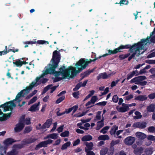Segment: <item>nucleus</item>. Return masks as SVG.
Listing matches in <instances>:
<instances>
[{"label": "nucleus", "mask_w": 155, "mask_h": 155, "mask_svg": "<svg viewBox=\"0 0 155 155\" xmlns=\"http://www.w3.org/2000/svg\"><path fill=\"white\" fill-rule=\"evenodd\" d=\"M11 114V112L8 114L3 113V114H2V116L0 117V121H3L6 120L10 117Z\"/></svg>", "instance_id": "17"}, {"label": "nucleus", "mask_w": 155, "mask_h": 155, "mask_svg": "<svg viewBox=\"0 0 155 155\" xmlns=\"http://www.w3.org/2000/svg\"><path fill=\"white\" fill-rule=\"evenodd\" d=\"M13 63L16 65L18 67H20L22 66V64H21V61L19 60L18 59L15 61H13Z\"/></svg>", "instance_id": "38"}, {"label": "nucleus", "mask_w": 155, "mask_h": 155, "mask_svg": "<svg viewBox=\"0 0 155 155\" xmlns=\"http://www.w3.org/2000/svg\"><path fill=\"white\" fill-rule=\"evenodd\" d=\"M61 59V55L60 53L57 50H55L53 52L52 58L51 61V64L48 65L49 67L46 69L43 73L42 75L44 76L48 74H54L55 69L58 67Z\"/></svg>", "instance_id": "2"}, {"label": "nucleus", "mask_w": 155, "mask_h": 155, "mask_svg": "<svg viewBox=\"0 0 155 155\" xmlns=\"http://www.w3.org/2000/svg\"><path fill=\"white\" fill-rule=\"evenodd\" d=\"M137 47L136 48H134V50H135V51L131 54V55L128 58V61H130L133 58H134L135 56L136 55L137 53Z\"/></svg>", "instance_id": "33"}, {"label": "nucleus", "mask_w": 155, "mask_h": 155, "mask_svg": "<svg viewBox=\"0 0 155 155\" xmlns=\"http://www.w3.org/2000/svg\"><path fill=\"white\" fill-rule=\"evenodd\" d=\"M150 37H148L146 39H142L139 42L137 43H136L135 45L137 46V50H142L144 48V43L145 42L146 43L145 44V45H146L147 43H148L150 38Z\"/></svg>", "instance_id": "5"}, {"label": "nucleus", "mask_w": 155, "mask_h": 155, "mask_svg": "<svg viewBox=\"0 0 155 155\" xmlns=\"http://www.w3.org/2000/svg\"><path fill=\"white\" fill-rule=\"evenodd\" d=\"M148 130L150 133H153L155 132V127L153 126L149 127Z\"/></svg>", "instance_id": "57"}, {"label": "nucleus", "mask_w": 155, "mask_h": 155, "mask_svg": "<svg viewBox=\"0 0 155 155\" xmlns=\"http://www.w3.org/2000/svg\"><path fill=\"white\" fill-rule=\"evenodd\" d=\"M79 94V91H78L73 93L72 95L75 98H78L79 97L78 96Z\"/></svg>", "instance_id": "61"}, {"label": "nucleus", "mask_w": 155, "mask_h": 155, "mask_svg": "<svg viewBox=\"0 0 155 155\" xmlns=\"http://www.w3.org/2000/svg\"><path fill=\"white\" fill-rule=\"evenodd\" d=\"M84 144L86 146V147L85 148V151L87 150V151L91 150L93 149L94 144L92 142H86Z\"/></svg>", "instance_id": "18"}, {"label": "nucleus", "mask_w": 155, "mask_h": 155, "mask_svg": "<svg viewBox=\"0 0 155 155\" xmlns=\"http://www.w3.org/2000/svg\"><path fill=\"white\" fill-rule=\"evenodd\" d=\"M52 119L50 118L47 120L43 124L42 126L40 128H37V130L41 129H45L47 128H49L52 124Z\"/></svg>", "instance_id": "10"}, {"label": "nucleus", "mask_w": 155, "mask_h": 155, "mask_svg": "<svg viewBox=\"0 0 155 155\" xmlns=\"http://www.w3.org/2000/svg\"><path fill=\"white\" fill-rule=\"evenodd\" d=\"M37 99V96H34L29 101L28 103V105L33 103L36 101Z\"/></svg>", "instance_id": "45"}, {"label": "nucleus", "mask_w": 155, "mask_h": 155, "mask_svg": "<svg viewBox=\"0 0 155 155\" xmlns=\"http://www.w3.org/2000/svg\"><path fill=\"white\" fill-rule=\"evenodd\" d=\"M113 101L115 103H117L118 100V97L117 95H114L112 98Z\"/></svg>", "instance_id": "58"}, {"label": "nucleus", "mask_w": 155, "mask_h": 155, "mask_svg": "<svg viewBox=\"0 0 155 155\" xmlns=\"http://www.w3.org/2000/svg\"><path fill=\"white\" fill-rule=\"evenodd\" d=\"M58 134L57 133H54L52 134H51L47 135V137L44 139H46L47 138H50L53 139H56L58 138Z\"/></svg>", "instance_id": "29"}, {"label": "nucleus", "mask_w": 155, "mask_h": 155, "mask_svg": "<svg viewBox=\"0 0 155 155\" xmlns=\"http://www.w3.org/2000/svg\"><path fill=\"white\" fill-rule=\"evenodd\" d=\"M148 97L151 99H153L155 98V92L151 93L148 95Z\"/></svg>", "instance_id": "64"}, {"label": "nucleus", "mask_w": 155, "mask_h": 155, "mask_svg": "<svg viewBox=\"0 0 155 155\" xmlns=\"http://www.w3.org/2000/svg\"><path fill=\"white\" fill-rule=\"evenodd\" d=\"M97 100V97L96 96H92L91 98V101L92 102V104H94L95 102Z\"/></svg>", "instance_id": "53"}, {"label": "nucleus", "mask_w": 155, "mask_h": 155, "mask_svg": "<svg viewBox=\"0 0 155 155\" xmlns=\"http://www.w3.org/2000/svg\"><path fill=\"white\" fill-rule=\"evenodd\" d=\"M145 153L147 155H151L153 153V151L151 149H146L145 151Z\"/></svg>", "instance_id": "50"}, {"label": "nucleus", "mask_w": 155, "mask_h": 155, "mask_svg": "<svg viewBox=\"0 0 155 155\" xmlns=\"http://www.w3.org/2000/svg\"><path fill=\"white\" fill-rule=\"evenodd\" d=\"M146 72V69L144 68L143 69H141L138 74H136L135 76H137L140 74H142Z\"/></svg>", "instance_id": "56"}, {"label": "nucleus", "mask_w": 155, "mask_h": 155, "mask_svg": "<svg viewBox=\"0 0 155 155\" xmlns=\"http://www.w3.org/2000/svg\"><path fill=\"white\" fill-rule=\"evenodd\" d=\"M71 144L70 141H68L65 143H64L61 146V149L64 150L67 149V147H69Z\"/></svg>", "instance_id": "34"}, {"label": "nucleus", "mask_w": 155, "mask_h": 155, "mask_svg": "<svg viewBox=\"0 0 155 155\" xmlns=\"http://www.w3.org/2000/svg\"><path fill=\"white\" fill-rule=\"evenodd\" d=\"M19 51V49H15V51H13V49H8L7 50H5L4 51V54H6L7 53L10 52V51H12L14 53H15L16 52H18Z\"/></svg>", "instance_id": "52"}, {"label": "nucleus", "mask_w": 155, "mask_h": 155, "mask_svg": "<svg viewBox=\"0 0 155 155\" xmlns=\"http://www.w3.org/2000/svg\"><path fill=\"white\" fill-rule=\"evenodd\" d=\"M118 129V127L115 125L110 130V133L111 135H114V137L115 136V134L116 131Z\"/></svg>", "instance_id": "28"}, {"label": "nucleus", "mask_w": 155, "mask_h": 155, "mask_svg": "<svg viewBox=\"0 0 155 155\" xmlns=\"http://www.w3.org/2000/svg\"><path fill=\"white\" fill-rule=\"evenodd\" d=\"M114 49L113 51H112V50H108V54L106 53L105 54H104L102 55V56H100L99 57V58H101V57H105L108 56V55H110L111 54H116V53L114 52Z\"/></svg>", "instance_id": "35"}, {"label": "nucleus", "mask_w": 155, "mask_h": 155, "mask_svg": "<svg viewBox=\"0 0 155 155\" xmlns=\"http://www.w3.org/2000/svg\"><path fill=\"white\" fill-rule=\"evenodd\" d=\"M41 77H37L35 79L36 81H33L30 84L29 86L28 87V89L30 90H31L32 89L33 87L35 86H37L38 84V83L40 81Z\"/></svg>", "instance_id": "16"}, {"label": "nucleus", "mask_w": 155, "mask_h": 155, "mask_svg": "<svg viewBox=\"0 0 155 155\" xmlns=\"http://www.w3.org/2000/svg\"><path fill=\"white\" fill-rule=\"evenodd\" d=\"M130 54V53H128L125 54H122L120 55L119 56V58L120 60H124L128 57Z\"/></svg>", "instance_id": "36"}, {"label": "nucleus", "mask_w": 155, "mask_h": 155, "mask_svg": "<svg viewBox=\"0 0 155 155\" xmlns=\"http://www.w3.org/2000/svg\"><path fill=\"white\" fill-rule=\"evenodd\" d=\"M94 69L88 70L84 72V73H81V75H84L85 77L88 76L90 74L93 72Z\"/></svg>", "instance_id": "31"}, {"label": "nucleus", "mask_w": 155, "mask_h": 155, "mask_svg": "<svg viewBox=\"0 0 155 155\" xmlns=\"http://www.w3.org/2000/svg\"><path fill=\"white\" fill-rule=\"evenodd\" d=\"M143 148L141 147H138L135 149L134 151V153L136 155L139 154L140 155L141 153L143 152Z\"/></svg>", "instance_id": "25"}, {"label": "nucleus", "mask_w": 155, "mask_h": 155, "mask_svg": "<svg viewBox=\"0 0 155 155\" xmlns=\"http://www.w3.org/2000/svg\"><path fill=\"white\" fill-rule=\"evenodd\" d=\"M80 139H78L75 141H74L73 143V146H75L78 145L80 143Z\"/></svg>", "instance_id": "62"}, {"label": "nucleus", "mask_w": 155, "mask_h": 155, "mask_svg": "<svg viewBox=\"0 0 155 155\" xmlns=\"http://www.w3.org/2000/svg\"><path fill=\"white\" fill-rule=\"evenodd\" d=\"M147 97L146 95H140L137 96L135 98V99L137 100L143 101L147 100Z\"/></svg>", "instance_id": "27"}, {"label": "nucleus", "mask_w": 155, "mask_h": 155, "mask_svg": "<svg viewBox=\"0 0 155 155\" xmlns=\"http://www.w3.org/2000/svg\"><path fill=\"white\" fill-rule=\"evenodd\" d=\"M18 152L15 149H13L10 152L8 153L7 155H17Z\"/></svg>", "instance_id": "40"}, {"label": "nucleus", "mask_w": 155, "mask_h": 155, "mask_svg": "<svg viewBox=\"0 0 155 155\" xmlns=\"http://www.w3.org/2000/svg\"><path fill=\"white\" fill-rule=\"evenodd\" d=\"M135 138L134 137L129 136L126 138L124 140V143L127 145H130L134 142Z\"/></svg>", "instance_id": "12"}, {"label": "nucleus", "mask_w": 155, "mask_h": 155, "mask_svg": "<svg viewBox=\"0 0 155 155\" xmlns=\"http://www.w3.org/2000/svg\"><path fill=\"white\" fill-rule=\"evenodd\" d=\"M82 83V82H79L75 86V87L73 88V91H76L78 90L81 86V84Z\"/></svg>", "instance_id": "44"}, {"label": "nucleus", "mask_w": 155, "mask_h": 155, "mask_svg": "<svg viewBox=\"0 0 155 155\" xmlns=\"http://www.w3.org/2000/svg\"><path fill=\"white\" fill-rule=\"evenodd\" d=\"M65 98L64 96H62L58 98L55 101V103L57 104H58L63 101Z\"/></svg>", "instance_id": "43"}, {"label": "nucleus", "mask_w": 155, "mask_h": 155, "mask_svg": "<svg viewBox=\"0 0 155 155\" xmlns=\"http://www.w3.org/2000/svg\"><path fill=\"white\" fill-rule=\"evenodd\" d=\"M30 90L28 89V87H26L25 89L22 90L20 92H19L16 95L15 98L13 101H16L18 100L21 97H24L25 95L28 94L29 93V91Z\"/></svg>", "instance_id": "6"}, {"label": "nucleus", "mask_w": 155, "mask_h": 155, "mask_svg": "<svg viewBox=\"0 0 155 155\" xmlns=\"http://www.w3.org/2000/svg\"><path fill=\"white\" fill-rule=\"evenodd\" d=\"M62 76V77H58V80H59V81H60L64 79L65 78H66L69 77V71H67L64 73V74H61Z\"/></svg>", "instance_id": "32"}, {"label": "nucleus", "mask_w": 155, "mask_h": 155, "mask_svg": "<svg viewBox=\"0 0 155 155\" xmlns=\"http://www.w3.org/2000/svg\"><path fill=\"white\" fill-rule=\"evenodd\" d=\"M37 139L35 138L31 137L29 138H25L23 140L22 142L24 143V144L26 145L27 144H31L35 142L37 140Z\"/></svg>", "instance_id": "14"}, {"label": "nucleus", "mask_w": 155, "mask_h": 155, "mask_svg": "<svg viewBox=\"0 0 155 155\" xmlns=\"http://www.w3.org/2000/svg\"><path fill=\"white\" fill-rule=\"evenodd\" d=\"M109 128V126H107L105 127L101 130V133H102L103 134H106L107 133L106 131L108 130Z\"/></svg>", "instance_id": "48"}, {"label": "nucleus", "mask_w": 155, "mask_h": 155, "mask_svg": "<svg viewBox=\"0 0 155 155\" xmlns=\"http://www.w3.org/2000/svg\"><path fill=\"white\" fill-rule=\"evenodd\" d=\"M122 105L123 107L119 108L118 106H117L116 107V109L119 112L124 113L129 110L130 109L128 107L127 104L123 103Z\"/></svg>", "instance_id": "9"}, {"label": "nucleus", "mask_w": 155, "mask_h": 155, "mask_svg": "<svg viewBox=\"0 0 155 155\" xmlns=\"http://www.w3.org/2000/svg\"><path fill=\"white\" fill-rule=\"evenodd\" d=\"M36 43H37L38 44H44L46 43H47L48 44H49V42L47 41L41 40H38L37 41H36Z\"/></svg>", "instance_id": "55"}, {"label": "nucleus", "mask_w": 155, "mask_h": 155, "mask_svg": "<svg viewBox=\"0 0 155 155\" xmlns=\"http://www.w3.org/2000/svg\"><path fill=\"white\" fill-rule=\"evenodd\" d=\"M135 44L136 43L132 46L130 45H121L120 46L114 49V52L117 54L118 52H121V50L122 49L129 48L130 52L132 53L134 51V48H135V47L136 48L137 47V45H135Z\"/></svg>", "instance_id": "4"}, {"label": "nucleus", "mask_w": 155, "mask_h": 155, "mask_svg": "<svg viewBox=\"0 0 155 155\" xmlns=\"http://www.w3.org/2000/svg\"><path fill=\"white\" fill-rule=\"evenodd\" d=\"M147 111L148 112H153L155 110V105L154 104H150L147 107Z\"/></svg>", "instance_id": "23"}, {"label": "nucleus", "mask_w": 155, "mask_h": 155, "mask_svg": "<svg viewBox=\"0 0 155 155\" xmlns=\"http://www.w3.org/2000/svg\"><path fill=\"white\" fill-rule=\"evenodd\" d=\"M135 114L136 115L134 117V118L135 119H137L141 118L142 116L140 112L138 111H136L135 112Z\"/></svg>", "instance_id": "37"}, {"label": "nucleus", "mask_w": 155, "mask_h": 155, "mask_svg": "<svg viewBox=\"0 0 155 155\" xmlns=\"http://www.w3.org/2000/svg\"><path fill=\"white\" fill-rule=\"evenodd\" d=\"M15 104L13 102V101H12L6 102L0 105V107H2V108L3 109V111L4 112L9 111L10 110H12L13 109L12 107H15Z\"/></svg>", "instance_id": "3"}, {"label": "nucleus", "mask_w": 155, "mask_h": 155, "mask_svg": "<svg viewBox=\"0 0 155 155\" xmlns=\"http://www.w3.org/2000/svg\"><path fill=\"white\" fill-rule=\"evenodd\" d=\"M92 139V137L90 134L84 136L81 138V140L83 141H89Z\"/></svg>", "instance_id": "24"}, {"label": "nucleus", "mask_w": 155, "mask_h": 155, "mask_svg": "<svg viewBox=\"0 0 155 155\" xmlns=\"http://www.w3.org/2000/svg\"><path fill=\"white\" fill-rule=\"evenodd\" d=\"M135 75L134 72H132L128 74L127 75V79L128 80L132 78Z\"/></svg>", "instance_id": "51"}, {"label": "nucleus", "mask_w": 155, "mask_h": 155, "mask_svg": "<svg viewBox=\"0 0 155 155\" xmlns=\"http://www.w3.org/2000/svg\"><path fill=\"white\" fill-rule=\"evenodd\" d=\"M108 77V75L106 72L102 73L99 74L97 77V80H99L101 78L103 79H107Z\"/></svg>", "instance_id": "22"}, {"label": "nucleus", "mask_w": 155, "mask_h": 155, "mask_svg": "<svg viewBox=\"0 0 155 155\" xmlns=\"http://www.w3.org/2000/svg\"><path fill=\"white\" fill-rule=\"evenodd\" d=\"M147 139L148 140H155V137L152 135H148Z\"/></svg>", "instance_id": "60"}, {"label": "nucleus", "mask_w": 155, "mask_h": 155, "mask_svg": "<svg viewBox=\"0 0 155 155\" xmlns=\"http://www.w3.org/2000/svg\"><path fill=\"white\" fill-rule=\"evenodd\" d=\"M16 141V140H15L13 139L10 138L5 139L4 141V143L5 145L8 146Z\"/></svg>", "instance_id": "19"}, {"label": "nucleus", "mask_w": 155, "mask_h": 155, "mask_svg": "<svg viewBox=\"0 0 155 155\" xmlns=\"http://www.w3.org/2000/svg\"><path fill=\"white\" fill-rule=\"evenodd\" d=\"M101 111H99L97 112L95 117V119L97 120H100L101 119Z\"/></svg>", "instance_id": "46"}, {"label": "nucleus", "mask_w": 155, "mask_h": 155, "mask_svg": "<svg viewBox=\"0 0 155 155\" xmlns=\"http://www.w3.org/2000/svg\"><path fill=\"white\" fill-rule=\"evenodd\" d=\"M147 79V78L145 76H140L136 77L132 79L130 82L131 83H139V82L142 81L144 80Z\"/></svg>", "instance_id": "11"}, {"label": "nucleus", "mask_w": 155, "mask_h": 155, "mask_svg": "<svg viewBox=\"0 0 155 155\" xmlns=\"http://www.w3.org/2000/svg\"><path fill=\"white\" fill-rule=\"evenodd\" d=\"M109 139V137L107 135H101L98 137V140H105Z\"/></svg>", "instance_id": "26"}, {"label": "nucleus", "mask_w": 155, "mask_h": 155, "mask_svg": "<svg viewBox=\"0 0 155 155\" xmlns=\"http://www.w3.org/2000/svg\"><path fill=\"white\" fill-rule=\"evenodd\" d=\"M82 124V123L80 122V123H78L77 124V126L80 129H84L85 130H87L88 129V128H85L84 127L81 126Z\"/></svg>", "instance_id": "54"}, {"label": "nucleus", "mask_w": 155, "mask_h": 155, "mask_svg": "<svg viewBox=\"0 0 155 155\" xmlns=\"http://www.w3.org/2000/svg\"><path fill=\"white\" fill-rule=\"evenodd\" d=\"M32 130V127L31 126H28L25 127L23 131L24 134L30 133Z\"/></svg>", "instance_id": "30"}, {"label": "nucleus", "mask_w": 155, "mask_h": 155, "mask_svg": "<svg viewBox=\"0 0 155 155\" xmlns=\"http://www.w3.org/2000/svg\"><path fill=\"white\" fill-rule=\"evenodd\" d=\"M95 59L92 60L84 58H81L76 64L75 66L76 68L78 69L77 70L75 68L73 67L70 66L68 67V71L69 72V78H72L77 74L81 72L82 70L85 69L88 65L89 64H90L92 62L95 61L97 59L96 58L95 55H94Z\"/></svg>", "instance_id": "1"}, {"label": "nucleus", "mask_w": 155, "mask_h": 155, "mask_svg": "<svg viewBox=\"0 0 155 155\" xmlns=\"http://www.w3.org/2000/svg\"><path fill=\"white\" fill-rule=\"evenodd\" d=\"M104 119L103 117L101 120L97 122V125L100 127V128L102 127L104 125Z\"/></svg>", "instance_id": "47"}, {"label": "nucleus", "mask_w": 155, "mask_h": 155, "mask_svg": "<svg viewBox=\"0 0 155 155\" xmlns=\"http://www.w3.org/2000/svg\"><path fill=\"white\" fill-rule=\"evenodd\" d=\"M53 140L51 139H48L47 140L40 142L42 147H47L48 144H51L53 142Z\"/></svg>", "instance_id": "21"}, {"label": "nucleus", "mask_w": 155, "mask_h": 155, "mask_svg": "<svg viewBox=\"0 0 155 155\" xmlns=\"http://www.w3.org/2000/svg\"><path fill=\"white\" fill-rule=\"evenodd\" d=\"M69 132L68 131L66 130L60 134V136L62 137H68L69 136Z\"/></svg>", "instance_id": "42"}, {"label": "nucleus", "mask_w": 155, "mask_h": 155, "mask_svg": "<svg viewBox=\"0 0 155 155\" xmlns=\"http://www.w3.org/2000/svg\"><path fill=\"white\" fill-rule=\"evenodd\" d=\"M120 141L119 140H112L110 143V155L113 154L114 151V146L115 145L117 144L120 143Z\"/></svg>", "instance_id": "8"}, {"label": "nucleus", "mask_w": 155, "mask_h": 155, "mask_svg": "<svg viewBox=\"0 0 155 155\" xmlns=\"http://www.w3.org/2000/svg\"><path fill=\"white\" fill-rule=\"evenodd\" d=\"M25 125L23 123L20 122L16 125L14 128V130L15 132H20L24 128Z\"/></svg>", "instance_id": "13"}, {"label": "nucleus", "mask_w": 155, "mask_h": 155, "mask_svg": "<svg viewBox=\"0 0 155 155\" xmlns=\"http://www.w3.org/2000/svg\"><path fill=\"white\" fill-rule=\"evenodd\" d=\"M40 104V102H38L36 103L31 106L28 109V110L31 112H35L39 110V105Z\"/></svg>", "instance_id": "15"}, {"label": "nucleus", "mask_w": 155, "mask_h": 155, "mask_svg": "<svg viewBox=\"0 0 155 155\" xmlns=\"http://www.w3.org/2000/svg\"><path fill=\"white\" fill-rule=\"evenodd\" d=\"M139 128L144 129L146 127L147 123L145 122H142V123L139 122Z\"/></svg>", "instance_id": "41"}, {"label": "nucleus", "mask_w": 155, "mask_h": 155, "mask_svg": "<svg viewBox=\"0 0 155 155\" xmlns=\"http://www.w3.org/2000/svg\"><path fill=\"white\" fill-rule=\"evenodd\" d=\"M52 86L53 84H49L47 86L43 89V90L42 93V94H43L46 93Z\"/></svg>", "instance_id": "39"}, {"label": "nucleus", "mask_w": 155, "mask_h": 155, "mask_svg": "<svg viewBox=\"0 0 155 155\" xmlns=\"http://www.w3.org/2000/svg\"><path fill=\"white\" fill-rule=\"evenodd\" d=\"M147 82L146 81H141L139 82V83H136V84L140 85L141 86H144L147 84Z\"/></svg>", "instance_id": "59"}, {"label": "nucleus", "mask_w": 155, "mask_h": 155, "mask_svg": "<svg viewBox=\"0 0 155 155\" xmlns=\"http://www.w3.org/2000/svg\"><path fill=\"white\" fill-rule=\"evenodd\" d=\"M136 135L137 137L141 140H143L147 137V135L145 134L140 132H137Z\"/></svg>", "instance_id": "20"}, {"label": "nucleus", "mask_w": 155, "mask_h": 155, "mask_svg": "<svg viewBox=\"0 0 155 155\" xmlns=\"http://www.w3.org/2000/svg\"><path fill=\"white\" fill-rule=\"evenodd\" d=\"M48 79L46 78H43L41 79L39 82L38 83V84H40L41 83L45 84L48 81Z\"/></svg>", "instance_id": "49"}, {"label": "nucleus", "mask_w": 155, "mask_h": 155, "mask_svg": "<svg viewBox=\"0 0 155 155\" xmlns=\"http://www.w3.org/2000/svg\"><path fill=\"white\" fill-rule=\"evenodd\" d=\"M59 71H55V75L56 77L59 76L61 74H64L65 72L68 71V68H66L64 64L62 67L60 68L59 69Z\"/></svg>", "instance_id": "7"}, {"label": "nucleus", "mask_w": 155, "mask_h": 155, "mask_svg": "<svg viewBox=\"0 0 155 155\" xmlns=\"http://www.w3.org/2000/svg\"><path fill=\"white\" fill-rule=\"evenodd\" d=\"M85 151V152L86 153V155H95V153L92 151Z\"/></svg>", "instance_id": "63"}]
</instances>
